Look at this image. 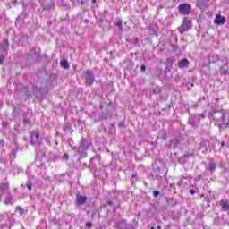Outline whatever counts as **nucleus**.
<instances>
[{"label": "nucleus", "mask_w": 229, "mask_h": 229, "mask_svg": "<svg viewBox=\"0 0 229 229\" xmlns=\"http://www.w3.org/2000/svg\"><path fill=\"white\" fill-rule=\"evenodd\" d=\"M17 151H19V148H17L12 150V152L9 155L10 162H13V160H15V158L17 157Z\"/></svg>", "instance_id": "23"}, {"label": "nucleus", "mask_w": 229, "mask_h": 229, "mask_svg": "<svg viewBox=\"0 0 229 229\" xmlns=\"http://www.w3.org/2000/svg\"><path fill=\"white\" fill-rule=\"evenodd\" d=\"M171 69L169 67L165 68V74H167V72H170Z\"/></svg>", "instance_id": "58"}, {"label": "nucleus", "mask_w": 229, "mask_h": 229, "mask_svg": "<svg viewBox=\"0 0 229 229\" xmlns=\"http://www.w3.org/2000/svg\"><path fill=\"white\" fill-rule=\"evenodd\" d=\"M191 65V62L187 58H183L178 63L179 69H187Z\"/></svg>", "instance_id": "15"}, {"label": "nucleus", "mask_w": 229, "mask_h": 229, "mask_svg": "<svg viewBox=\"0 0 229 229\" xmlns=\"http://www.w3.org/2000/svg\"><path fill=\"white\" fill-rule=\"evenodd\" d=\"M178 12L181 15L191 14V4L183 3L178 5Z\"/></svg>", "instance_id": "8"}, {"label": "nucleus", "mask_w": 229, "mask_h": 229, "mask_svg": "<svg viewBox=\"0 0 229 229\" xmlns=\"http://www.w3.org/2000/svg\"><path fill=\"white\" fill-rule=\"evenodd\" d=\"M202 178L203 177L201 175H198L195 179V182H201Z\"/></svg>", "instance_id": "52"}, {"label": "nucleus", "mask_w": 229, "mask_h": 229, "mask_svg": "<svg viewBox=\"0 0 229 229\" xmlns=\"http://www.w3.org/2000/svg\"><path fill=\"white\" fill-rule=\"evenodd\" d=\"M155 179L158 180V182H160V181H162V175L157 174Z\"/></svg>", "instance_id": "54"}, {"label": "nucleus", "mask_w": 229, "mask_h": 229, "mask_svg": "<svg viewBox=\"0 0 229 229\" xmlns=\"http://www.w3.org/2000/svg\"><path fill=\"white\" fill-rule=\"evenodd\" d=\"M12 216L8 213L0 214V229H10L12 228Z\"/></svg>", "instance_id": "3"}, {"label": "nucleus", "mask_w": 229, "mask_h": 229, "mask_svg": "<svg viewBox=\"0 0 229 229\" xmlns=\"http://www.w3.org/2000/svg\"><path fill=\"white\" fill-rule=\"evenodd\" d=\"M0 145L4 146V140H0Z\"/></svg>", "instance_id": "63"}, {"label": "nucleus", "mask_w": 229, "mask_h": 229, "mask_svg": "<svg viewBox=\"0 0 229 229\" xmlns=\"http://www.w3.org/2000/svg\"><path fill=\"white\" fill-rule=\"evenodd\" d=\"M148 178H150V180H155L156 176H154V174L150 173L148 174Z\"/></svg>", "instance_id": "55"}, {"label": "nucleus", "mask_w": 229, "mask_h": 229, "mask_svg": "<svg viewBox=\"0 0 229 229\" xmlns=\"http://www.w3.org/2000/svg\"><path fill=\"white\" fill-rule=\"evenodd\" d=\"M114 201H115V198H112L110 196H107L106 198V203L108 207H113L114 206Z\"/></svg>", "instance_id": "25"}, {"label": "nucleus", "mask_w": 229, "mask_h": 229, "mask_svg": "<svg viewBox=\"0 0 229 229\" xmlns=\"http://www.w3.org/2000/svg\"><path fill=\"white\" fill-rule=\"evenodd\" d=\"M182 180H189L191 177L190 175H188L187 174H185L184 175H181Z\"/></svg>", "instance_id": "44"}, {"label": "nucleus", "mask_w": 229, "mask_h": 229, "mask_svg": "<svg viewBox=\"0 0 229 229\" xmlns=\"http://www.w3.org/2000/svg\"><path fill=\"white\" fill-rule=\"evenodd\" d=\"M35 164H36L37 167H39V168H42V167H44V165H46V164H44L42 159H40V158H36Z\"/></svg>", "instance_id": "28"}, {"label": "nucleus", "mask_w": 229, "mask_h": 229, "mask_svg": "<svg viewBox=\"0 0 229 229\" xmlns=\"http://www.w3.org/2000/svg\"><path fill=\"white\" fill-rule=\"evenodd\" d=\"M191 28L192 21H191L189 17H184L182 25L178 28V31L181 35H183V33H186V31H189Z\"/></svg>", "instance_id": "4"}, {"label": "nucleus", "mask_w": 229, "mask_h": 229, "mask_svg": "<svg viewBox=\"0 0 229 229\" xmlns=\"http://www.w3.org/2000/svg\"><path fill=\"white\" fill-rule=\"evenodd\" d=\"M61 67H63V69H69V61L67 60L61 61Z\"/></svg>", "instance_id": "30"}, {"label": "nucleus", "mask_w": 229, "mask_h": 229, "mask_svg": "<svg viewBox=\"0 0 229 229\" xmlns=\"http://www.w3.org/2000/svg\"><path fill=\"white\" fill-rule=\"evenodd\" d=\"M214 22L217 26H223L225 25V22H226V18L221 14H216Z\"/></svg>", "instance_id": "12"}, {"label": "nucleus", "mask_w": 229, "mask_h": 229, "mask_svg": "<svg viewBox=\"0 0 229 229\" xmlns=\"http://www.w3.org/2000/svg\"><path fill=\"white\" fill-rule=\"evenodd\" d=\"M199 117V120L201 121V119H205V114H197Z\"/></svg>", "instance_id": "51"}, {"label": "nucleus", "mask_w": 229, "mask_h": 229, "mask_svg": "<svg viewBox=\"0 0 229 229\" xmlns=\"http://www.w3.org/2000/svg\"><path fill=\"white\" fill-rule=\"evenodd\" d=\"M64 180H65V174L56 176V181L57 182H64Z\"/></svg>", "instance_id": "36"}, {"label": "nucleus", "mask_w": 229, "mask_h": 229, "mask_svg": "<svg viewBox=\"0 0 229 229\" xmlns=\"http://www.w3.org/2000/svg\"><path fill=\"white\" fill-rule=\"evenodd\" d=\"M63 130L64 133L69 132V131L71 130V123H64L63 126Z\"/></svg>", "instance_id": "29"}, {"label": "nucleus", "mask_w": 229, "mask_h": 229, "mask_svg": "<svg viewBox=\"0 0 229 229\" xmlns=\"http://www.w3.org/2000/svg\"><path fill=\"white\" fill-rule=\"evenodd\" d=\"M21 171H22V169H21L17 165H13V174H19Z\"/></svg>", "instance_id": "31"}, {"label": "nucleus", "mask_w": 229, "mask_h": 229, "mask_svg": "<svg viewBox=\"0 0 229 229\" xmlns=\"http://www.w3.org/2000/svg\"><path fill=\"white\" fill-rule=\"evenodd\" d=\"M115 26H117V28H119V30L122 31V30H123V20H119L118 21H116Z\"/></svg>", "instance_id": "37"}, {"label": "nucleus", "mask_w": 229, "mask_h": 229, "mask_svg": "<svg viewBox=\"0 0 229 229\" xmlns=\"http://www.w3.org/2000/svg\"><path fill=\"white\" fill-rule=\"evenodd\" d=\"M217 169V162L214 161V159H209V162L208 164V171L210 173H214Z\"/></svg>", "instance_id": "13"}, {"label": "nucleus", "mask_w": 229, "mask_h": 229, "mask_svg": "<svg viewBox=\"0 0 229 229\" xmlns=\"http://www.w3.org/2000/svg\"><path fill=\"white\" fill-rule=\"evenodd\" d=\"M131 44H133V46H139V38H133L131 39Z\"/></svg>", "instance_id": "40"}, {"label": "nucleus", "mask_w": 229, "mask_h": 229, "mask_svg": "<svg viewBox=\"0 0 229 229\" xmlns=\"http://www.w3.org/2000/svg\"><path fill=\"white\" fill-rule=\"evenodd\" d=\"M35 151H36V158L42 159L46 157V152L42 150L40 148H37Z\"/></svg>", "instance_id": "21"}, {"label": "nucleus", "mask_w": 229, "mask_h": 229, "mask_svg": "<svg viewBox=\"0 0 229 229\" xmlns=\"http://www.w3.org/2000/svg\"><path fill=\"white\" fill-rule=\"evenodd\" d=\"M115 225H116V228H118V229H135V228L133 227V225H131V224H127V223H126V220H124V219L118 220V221L115 223Z\"/></svg>", "instance_id": "10"}, {"label": "nucleus", "mask_w": 229, "mask_h": 229, "mask_svg": "<svg viewBox=\"0 0 229 229\" xmlns=\"http://www.w3.org/2000/svg\"><path fill=\"white\" fill-rule=\"evenodd\" d=\"M83 76L85 78L86 87H92L96 80V77H94V72H92V70H87L83 72Z\"/></svg>", "instance_id": "5"}, {"label": "nucleus", "mask_w": 229, "mask_h": 229, "mask_svg": "<svg viewBox=\"0 0 229 229\" xmlns=\"http://www.w3.org/2000/svg\"><path fill=\"white\" fill-rule=\"evenodd\" d=\"M172 49L174 53H176V51H178V49H180V47H178V45H174L173 44L172 46Z\"/></svg>", "instance_id": "42"}, {"label": "nucleus", "mask_w": 229, "mask_h": 229, "mask_svg": "<svg viewBox=\"0 0 229 229\" xmlns=\"http://www.w3.org/2000/svg\"><path fill=\"white\" fill-rule=\"evenodd\" d=\"M169 144H170V148H172V149H176V148H178V146H180L182 144V140H180V139H178V138L171 139L169 140Z\"/></svg>", "instance_id": "14"}, {"label": "nucleus", "mask_w": 229, "mask_h": 229, "mask_svg": "<svg viewBox=\"0 0 229 229\" xmlns=\"http://www.w3.org/2000/svg\"><path fill=\"white\" fill-rule=\"evenodd\" d=\"M199 123L201 122L198 114H190L188 119V124H190V126H192V128H196L198 124H199Z\"/></svg>", "instance_id": "9"}, {"label": "nucleus", "mask_w": 229, "mask_h": 229, "mask_svg": "<svg viewBox=\"0 0 229 229\" xmlns=\"http://www.w3.org/2000/svg\"><path fill=\"white\" fill-rule=\"evenodd\" d=\"M48 146H51L54 149H56V147L58 146V139L56 138H49L47 140Z\"/></svg>", "instance_id": "18"}, {"label": "nucleus", "mask_w": 229, "mask_h": 229, "mask_svg": "<svg viewBox=\"0 0 229 229\" xmlns=\"http://www.w3.org/2000/svg\"><path fill=\"white\" fill-rule=\"evenodd\" d=\"M101 162V157L100 156H94L90 158L89 163V169L91 173H94L98 171V164Z\"/></svg>", "instance_id": "6"}, {"label": "nucleus", "mask_w": 229, "mask_h": 229, "mask_svg": "<svg viewBox=\"0 0 229 229\" xmlns=\"http://www.w3.org/2000/svg\"><path fill=\"white\" fill-rule=\"evenodd\" d=\"M37 90H38V86L37 85L32 86V91L37 92Z\"/></svg>", "instance_id": "50"}, {"label": "nucleus", "mask_w": 229, "mask_h": 229, "mask_svg": "<svg viewBox=\"0 0 229 229\" xmlns=\"http://www.w3.org/2000/svg\"><path fill=\"white\" fill-rule=\"evenodd\" d=\"M118 126L119 128H124V122H120Z\"/></svg>", "instance_id": "57"}, {"label": "nucleus", "mask_w": 229, "mask_h": 229, "mask_svg": "<svg viewBox=\"0 0 229 229\" xmlns=\"http://www.w3.org/2000/svg\"><path fill=\"white\" fill-rule=\"evenodd\" d=\"M160 92H162V89L158 86H156L153 88V93L154 94H160Z\"/></svg>", "instance_id": "34"}, {"label": "nucleus", "mask_w": 229, "mask_h": 229, "mask_svg": "<svg viewBox=\"0 0 229 229\" xmlns=\"http://www.w3.org/2000/svg\"><path fill=\"white\" fill-rule=\"evenodd\" d=\"M140 71L141 72H146V66L144 64L140 66Z\"/></svg>", "instance_id": "53"}, {"label": "nucleus", "mask_w": 229, "mask_h": 229, "mask_svg": "<svg viewBox=\"0 0 229 229\" xmlns=\"http://www.w3.org/2000/svg\"><path fill=\"white\" fill-rule=\"evenodd\" d=\"M0 191L1 196H3L4 194H6V192H10V182H4L0 185Z\"/></svg>", "instance_id": "17"}, {"label": "nucleus", "mask_w": 229, "mask_h": 229, "mask_svg": "<svg viewBox=\"0 0 229 229\" xmlns=\"http://www.w3.org/2000/svg\"><path fill=\"white\" fill-rule=\"evenodd\" d=\"M208 117L216 123H220V124H225V121H226V113H225L223 110H215L209 112Z\"/></svg>", "instance_id": "2"}, {"label": "nucleus", "mask_w": 229, "mask_h": 229, "mask_svg": "<svg viewBox=\"0 0 229 229\" xmlns=\"http://www.w3.org/2000/svg\"><path fill=\"white\" fill-rule=\"evenodd\" d=\"M80 162V168L81 169H89V164L87 163H81V160L79 161Z\"/></svg>", "instance_id": "35"}, {"label": "nucleus", "mask_w": 229, "mask_h": 229, "mask_svg": "<svg viewBox=\"0 0 229 229\" xmlns=\"http://www.w3.org/2000/svg\"><path fill=\"white\" fill-rule=\"evenodd\" d=\"M90 146H92V141L85 138H81L79 146L73 148L75 155H79L78 162H80L81 158H87V150L90 148Z\"/></svg>", "instance_id": "1"}, {"label": "nucleus", "mask_w": 229, "mask_h": 229, "mask_svg": "<svg viewBox=\"0 0 229 229\" xmlns=\"http://www.w3.org/2000/svg\"><path fill=\"white\" fill-rule=\"evenodd\" d=\"M86 228H89V229L92 228V222H87Z\"/></svg>", "instance_id": "47"}, {"label": "nucleus", "mask_w": 229, "mask_h": 229, "mask_svg": "<svg viewBox=\"0 0 229 229\" xmlns=\"http://www.w3.org/2000/svg\"><path fill=\"white\" fill-rule=\"evenodd\" d=\"M189 193L191 194V196H194V194H196V190H194V189H190V190H189Z\"/></svg>", "instance_id": "46"}, {"label": "nucleus", "mask_w": 229, "mask_h": 229, "mask_svg": "<svg viewBox=\"0 0 229 229\" xmlns=\"http://www.w3.org/2000/svg\"><path fill=\"white\" fill-rule=\"evenodd\" d=\"M110 128H111V129L115 128V123H111V124H110Z\"/></svg>", "instance_id": "64"}, {"label": "nucleus", "mask_w": 229, "mask_h": 229, "mask_svg": "<svg viewBox=\"0 0 229 229\" xmlns=\"http://www.w3.org/2000/svg\"><path fill=\"white\" fill-rule=\"evenodd\" d=\"M21 187H27L29 191H31V189H33V182H31V181L29 179L25 185L21 184Z\"/></svg>", "instance_id": "27"}, {"label": "nucleus", "mask_w": 229, "mask_h": 229, "mask_svg": "<svg viewBox=\"0 0 229 229\" xmlns=\"http://www.w3.org/2000/svg\"><path fill=\"white\" fill-rule=\"evenodd\" d=\"M23 126H31V121L30 118H23Z\"/></svg>", "instance_id": "32"}, {"label": "nucleus", "mask_w": 229, "mask_h": 229, "mask_svg": "<svg viewBox=\"0 0 229 229\" xmlns=\"http://www.w3.org/2000/svg\"><path fill=\"white\" fill-rule=\"evenodd\" d=\"M222 124H225V128H229V118L227 119V123H219L218 127L221 128Z\"/></svg>", "instance_id": "45"}, {"label": "nucleus", "mask_w": 229, "mask_h": 229, "mask_svg": "<svg viewBox=\"0 0 229 229\" xmlns=\"http://www.w3.org/2000/svg\"><path fill=\"white\" fill-rule=\"evenodd\" d=\"M178 187H185L187 185V182H183V179H180L177 182Z\"/></svg>", "instance_id": "38"}, {"label": "nucleus", "mask_w": 229, "mask_h": 229, "mask_svg": "<svg viewBox=\"0 0 229 229\" xmlns=\"http://www.w3.org/2000/svg\"><path fill=\"white\" fill-rule=\"evenodd\" d=\"M4 64V55H0V64L3 65Z\"/></svg>", "instance_id": "48"}, {"label": "nucleus", "mask_w": 229, "mask_h": 229, "mask_svg": "<svg viewBox=\"0 0 229 229\" xmlns=\"http://www.w3.org/2000/svg\"><path fill=\"white\" fill-rule=\"evenodd\" d=\"M104 119H112V113H106L102 115Z\"/></svg>", "instance_id": "39"}, {"label": "nucleus", "mask_w": 229, "mask_h": 229, "mask_svg": "<svg viewBox=\"0 0 229 229\" xmlns=\"http://www.w3.org/2000/svg\"><path fill=\"white\" fill-rule=\"evenodd\" d=\"M15 212H19L20 216H26V214H28V209H26L21 206H16Z\"/></svg>", "instance_id": "22"}, {"label": "nucleus", "mask_w": 229, "mask_h": 229, "mask_svg": "<svg viewBox=\"0 0 229 229\" xmlns=\"http://www.w3.org/2000/svg\"><path fill=\"white\" fill-rule=\"evenodd\" d=\"M160 196V191H153V198H157Z\"/></svg>", "instance_id": "43"}, {"label": "nucleus", "mask_w": 229, "mask_h": 229, "mask_svg": "<svg viewBox=\"0 0 229 229\" xmlns=\"http://www.w3.org/2000/svg\"><path fill=\"white\" fill-rule=\"evenodd\" d=\"M10 47V42H8V39L4 40L1 44H0V49L2 51H4V53H6V51H8V48Z\"/></svg>", "instance_id": "20"}, {"label": "nucleus", "mask_w": 229, "mask_h": 229, "mask_svg": "<svg viewBox=\"0 0 229 229\" xmlns=\"http://www.w3.org/2000/svg\"><path fill=\"white\" fill-rule=\"evenodd\" d=\"M56 160H58V156H56V155L51 156L49 157L50 162H56Z\"/></svg>", "instance_id": "41"}, {"label": "nucleus", "mask_w": 229, "mask_h": 229, "mask_svg": "<svg viewBox=\"0 0 229 229\" xmlns=\"http://www.w3.org/2000/svg\"><path fill=\"white\" fill-rule=\"evenodd\" d=\"M219 205L222 207V212H229V203L226 200H220Z\"/></svg>", "instance_id": "19"}, {"label": "nucleus", "mask_w": 229, "mask_h": 229, "mask_svg": "<svg viewBox=\"0 0 229 229\" xmlns=\"http://www.w3.org/2000/svg\"><path fill=\"white\" fill-rule=\"evenodd\" d=\"M63 160H69V155L68 154H64L62 157Z\"/></svg>", "instance_id": "49"}, {"label": "nucleus", "mask_w": 229, "mask_h": 229, "mask_svg": "<svg viewBox=\"0 0 229 229\" xmlns=\"http://www.w3.org/2000/svg\"><path fill=\"white\" fill-rule=\"evenodd\" d=\"M191 108H198V103H195L191 106Z\"/></svg>", "instance_id": "62"}, {"label": "nucleus", "mask_w": 229, "mask_h": 229, "mask_svg": "<svg viewBox=\"0 0 229 229\" xmlns=\"http://www.w3.org/2000/svg\"><path fill=\"white\" fill-rule=\"evenodd\" d=\"M170 187H171L172 189H174V191H176V185H175L174 183H171V184H170Z\"/></svg>", "instance_id": "61"}, {"label": "nucleus", "mask_w": 229, "mask_h": 229, "mask_svg": "<svg viewBox=\"0 0 229 229\" xmlns=\"http://www.w3.org/2000/svg\"><path fill=\"white\" fill-rule=\"evenodd\" d=\"M205 201H207V203H210L212 201V199L208 197H206Z\"/></svg>", "instance_id": "59"}, {"label": "nucleus", "mask_w": 229, "mask_h": 229, "mask_svg": "<svg viewBox=\"0 0 229 229\" xmlns=\"http://www.w3.org/2000/svg\"><path fill=\"white\" fill-rule=\"evenodd\" d=\"M26 115H27L28 117H33V113H32V112H28V113L26 114Z\"/></svg>", "instance_id": "60"}, {"label": "nucleus", "mask_w": 229, "mask_h": 229, "mask_svg": "<svg viewBox=\"0 0 229 229\" xmlns=\"http://www.w3.org/2000/svg\"><path fill=\"white\" fill-rule=\"evenodd\" d=\"M131 178H132V182H137V174H132Z\"/></svg>", "instance_id": "56"}, {"label": "nucleus", "mask_w": 229, "mask_h": 229, "mask_svg": "<svg viewBox=\"0 0 229 229\" xmlns=\"http://www.w3.org/2000/svg\"><path fill=\"white\" fill-rule=\"evenodd\" d=\"M76 201L79 207H81L87 203V196L76 195Z\"/></svg>", "instance_id": "16"}, {"label": "nucleus", "mask_w": 229, "mask_h": 229, "mask_svg": "<svg viewBox=\"0 0 229 229\" xmlns=\"http://www.w3.org/2000/svg\"><path fill=\"white\" fill-rule=\"evenodd\" d=\"M220 74H223L224 76H226L228 74V67L227 66H220L219 67Z\"/></svg>", "instance_id": "26"}, {"label": "nucleus", "mask_w": 229, "mask_h": 229, "mask_svg": "<svg viewBox=\"0 0 229 229\" xmlns=\"http://www.w3.org/2000/svg\"><path fill=\"white\" fill-rule=\"evenodd\" d=\"M4 199L3 201L4 205H13V196L12 192L6 191Z\"/></svg>", "instance_id": "11"}, {"label": "nucleus", "mask_w": 229, "mask_h": 229, "mask_svg": "<svg viewBox=\"0 0 229 229\" xmlns=\"http://www.w3.org/2000/svg\"><path fill=\"white\" fill-rule=\"evenodd\" d=\"M30 52H32L34 55H36V56H40L42 50L38 47H34L30 49Z\"/></svg>", "instance_id": "24"}, {"label": "nucleus", "mask_w": 229, "mask_h": 229, "mask_svg": "<svg viewBox=\"0 0 229 229\" xmlns=\"http://www.w3.org/2000/svg\"><path fill=\"white\" fill-rule=\"evenodd\" d=\"M30 142L33 146H41L42 145V137H40V131H34L31 133Z\"/></svg>", "instance_id": "7"}, {"label": "nucleus", "mask_w": 229, "mask_h": 229, "mask_svg": "<svg viewBox=\"0 0 229 229\" xmlns=\"http://www.w3.org/2000/svg\"><path fill=\"white\" fill-rule=\"evenodd\" d=\"M39 92H40V94H41V96H46V95H47V88H42V87H40L39 88Z\"/></svg>", "instance_id": "33"}]
</instances>
